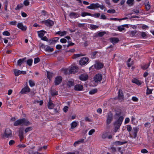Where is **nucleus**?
I'll return each instance as SVG.
<instances>
[{"mask_svg":"<svg viewBox=\"0 0 154 154\" xmlns=\"http://www.w3.org/2000/svg\"><path fill=\"white\" fill-rule=\"evenodd\" d=\"M119 94L118 95V99L121 101H122L123 100V94L122 91L120 89L119 90Z\"/></svg>","mask_w":154,"mask_h":154,"instance_id":"13","label":"nucleus"},{"mask_svg":"<svg viewBox=\"0 0 154 154\" xmlns=\"http://www.w3.org/2000/svg\"><path fill=\"white\" fill-rule=\"evenodd\" d=\"M67 86L70 88L74 85V82L70 81H68L67 82Z\"/></svg>","mask_w":154,"mask_h":154,"instance_id":"25","label":"nucleus"},{"mask_svg":"<svg viewBox=\"0 0 154 154\" xmlns=\"http://www.w3.org/2000/svg\"><path fill=\"white\" fill-rule=\"evenodd\" d=\"M143 82L137 79H135V84H136L138 85H140L142 84Z\"/></svg>","mask_w":154,"mask_h":154,"instance_id":"40","label":"nucleus"},{"mask_svg":"<svg viewBox=\"0 0 154 154\" xmlns=\"http://www.w3.org/2000/svg\"><path fill=\"white\" fill-rule=\"evenodd\" d=\"M106 32H100L98 33V35L99 37H102L103 35Z\"/></svg>","mask_w":154,"mask_h":154,"instance_id":"43","label":"nucleus"},{"mask_svg":"<svg viewBox=\"0 0 154 154\" xmlns=\"http://www.w3.org/2000/svg\"><path fill=\"white\" fill-rule=\"evenodd\" d=\"M69 16L70 17H77L79 16L78 15V14L77 13H74V12L70 13L69 14Z\"/></svg>","mask_w":154,"mask_h":154,"instance_id":"23","label":"nucleus"},{"mask_svg":"<svg viewBox=\"0 0 154 154\" xmlns=\"http://www.w3.org/2000/svg\"><path fill=\"white\" fill-rule=\"evenodd\" d=\"M118 29L120 31H122L123 30H124L125 29L122 26H118Z\"/></svg>","mask_w":154,"mask_h":154,"instance_id":"45","label":"nucleus"},{"mask_svg":"<svg viewBox=\"0 0 154 154\" xmlns=\"http://www.w3.org/2000/svg\"><path fill=\"white\" fill-rule=\"evenodd\" d=\"M131 59L130 58L128 59V60L127 62V64L128 67H130L131 65V64H130V63H129V62L131 61Z\"/></svg>","mask_w":154,"mask_h":154,"instance_id":"55","label":"nucleus"},{"mask_svg":"<svg viewBox=\"0 0 154 154\" xmlns=\"http://www.w3.org/2000/svg\"><path fill=\"white\" fill-rule=\"evenodd\" d=\"M121 114V112H116L115 115V116H116L117 117H119Z\"/></svg>","mask_w":154,"mask_h":154,"instance_id":"64","label":"nucleus"},{"mask_svg":"<svg viewBox=\"0 0 154 154\" xmlns=\"http://www.w3.org/2000/svg\"><path fill=\"white\" fill-rule=\"evenodd\" d=\"M116 11L114 9L109 10L107 11V12L108 13H114Z\"/></svg>","mask_w":154,"mask_h":154,"instance_id":"46","label":"nucleus"},{"mask_svg":"<svg viewBox=\"0 0 154 154\" xmlns=\"http://www.w3.org/2000/svg\"><path fill=\"white\" fill-rule=\"evenodd\" d=\"M32 59H29L27 61L26 63L29 66H30L32 65Z\"/></svg>","mask_w":154,"mask_h":154,"instance_id":"36","label":"nucleus"},{"mask_svg":"<svg viewBox=\"0 0 154 154\" xmlns=\"http://www.w3.org/2000/svg\"><path fill=\"white\" fill-rule=\"evenodd\" d=\"M100 5L98 3H92L90 6H87V8L89 9H94L99 8Z\"/></svg>","mask_w":154,"mask_h":154,"instance_id":"6","label":"nucleus"},{"mask_svg":"<svg viewBox=\"0 0 154 154\" xmlns=\"http://www.w3.org/2000/svg\"><path fill=\"white\" fill-rule=\"evenodd\" d=\"M149 65V63L145 64L142 66V68L143 69H146L148 68Z\"/></svg>","mask_w":154,"mask_h":154,"instance_id":"34","label":"nucleus"},{"mask_svg":"<svg viewBox=\"0 0 154 154\" xmlns=\"http://www.w3.org/2000/svg\"><path fill=\"white\" fill-rule=\"evenodd\" d=\"M89 59L88 57H83L79 61V63L81 65H84L87 63Z\"/></svg>","mask_w":154,"mask_h":154,"instance_id":"11","label":"nucleus"},{"mask_svg":"<svg viewBox=\"0 0 154 154\" xmlns=\"http://www.w3.org/2000/svg\"><path fill=\"white\" fill-rule=\"evenodd\" d=\"M100 16V13H95L94 14H91V16L99 18Z\"/></svg>","mask_w":154,"mask_h":154,"instance_id":"39","label":"nucleus"},{"mask_svg":"<svg viewBox=\"0 0 154 154\" xmlns=\"http://www.w3.org/2000/svg\"><path fill=\"white\" fill-rule=\"evenodd\" d=\"M5 9L6 11H7V6L8 5V2L7 1H6L5 2Z\"/></svg>","mask_w":154,"mask_h":154,"instance_id":"51","label":"nucleus"},{"mask_svg":"<svg viewBox=\"0 0 154 154\" xmlns=\"http://www.w3.org/2000/svg\"><path fill=\"white\" fill-rule=\"evenodd\" d=\"M90 27L92 29H95L97 28L98 27V26L94 25H91Z\"/></svg>","mask_w":154,"mask_h":154,"instance_id":"52","label":"nucleus"},{"mask_svg":"<svg viewBox=\"0 0 154 154\" xmlns=\"http://www.w3.org/2000/svg\"><path fill=\"white\" fill-rule=\"evenodd\" d=\"M88 76L86 74H81L79 76V79L82 81H85L87 79Z\"/></svg>","mask_w":154,"mask_h":154,"instance_id":"14","label":"nucleus"},{"mask_svg":"<svg viewBox=\"0 0 154 154\" xmlns=\"http://www.w3.org/2000/svg\"><path fill=\"white\" fill-rule=\"evenodd\" d=\"M77 125V124L76 122H73L71 124V128L70 129H73L75 128L76 127Z\"/></svg>","mask_w":154,"mask_h":154,"instance_id":"28","label":"nucleus"},{"mask_svg":"<svg viewBox=\"0 0 154 154\" xmlns=\"http://www.w3.org/2000/svg\"><path fill=\"white\" fill-rule=\"evenodd\" d=\"M26 57L20 59L17 61V65L20 66H21L22 64L26 62Z\"/></svg>","mask_w":154,"mask_h":154,"instance_id":"15","label":"nucleus"},{"mask_svg":"<svg viewBox=\"0 0 154 154\" xmlns=\"http://www.w3.org/2000/svg\"><path fill=\"white\" fill-rule=\"evenodd\" d=\"M12 136L11 131L9 128H7L5 131L4 134L2 136V137L4 138L11 137Z\"/></svg>","mask_w":154,"mask_h":154,"instance_id":"3","label":"nucleus"},{"mask_svg":"<svg viewBox=\"0 0 154 154\" xmlns=\"http://www.w3.org/2000/svg\"><path fill=\"white\" fill-rule=\"evenodd\" d=\"M30 91V89L28 86H27L23 88L20 93L22 94H25L27 92H29Z\"/></svg>","mask_w":154,"mask_h":154,"instance_id":"12","label":"nucleus"},{"mask_svg":"<svg viewBox=\"0 0 154 154\" xmlns=\"http://www.w3.org/2000/svg\"><path fill=\"white\" fill-rule=\"evenodd\" d=\"M107 134L106 133H104L102 134V138L103 139H105L107 137Z\"/></svg>","mask_w":154,"mask_h":154,"instance_id":"58","label":"nucleus"},{"mask_svg":"<svg viewBox=\"0 0 154 154\" xmlns=\"http://www.w3.org/2000/svg\"><path fill=\"white\" fill-rule=\"evenodd\" d=\"M81 15L82 17H85L87 15L91 16V14L88 12H84L82 13Z\"/></svg>","mask_w":154,"mask_h":154,"instance_id":"33","label":"nucleus"},{"mask_svg":"<svg viewBox=\"0 0 154 154\" xmlns=\"http://www.w3.org/2000/svg\"><path fill=\"white\" fill-rule=\"evenodd\" d=\"M153 90L152 89H149L148 88H147L146 90V94H150L152 93Z\"/></svg>","mask_w":154,"mask_h":154,"instance_id":"41","label":"nucleus"},{"mask_svg":"<svg viewBox=\"0 0 154 154\" xmlns=\"http://www.w3.org/2000/svg\"><path fill=\"white\" fill-rule=\"evenodd\" d=\"M47 78L49 79H50L53 76V73L50 72H49L47 71Z\"/></svg>","mask_w":154,"mask_h":154,"instance_id":"31","label":"nucleus"},{"mask_svg":"<svg viewBox=\"0 0 154 154\" xmlns=\"http://www.w3.org/2000/svg\"><path fill=\"white\" fill-rule=\"evenodd\" d=\"M141 152L142 153H145L148 152V151L146 149H143L141 150Z\"/></svg>","mask_w":154,"mask_h":154,"instance_id":"63","label":"nucleus"},{"mask_svg":"<svg viewBox=\"0 0 154 154\" xmlns=\"http://www.w3.org/2000/svg\"><path fill=\"white\" fill-rule=\"evenodd\" d=\"M42 23H44L47 26H51L54 24V21L49 19L42 21Z\"/></svg>","mask_w":154,"mask_h":154,"instance_id":"7","label":"nucleus"},{"mask_svg":"<svg viewBox=\"0 0 154 154\" xmlns=\"http://www.w3.org/2000/svg\"><path fill=\"white\" fill-rule=\"evenodd\" d=\"M144 125L145 127L149 128L150 126V124L149 123L147 122Z\"/></svg>","mask_w":154,"mask_h":154,"instance_id":"53","label":"nucleus"},{"mask_svg":"<svg viewBox=\"0 0 154 154\" xmlns=\"http://www.w3.org/2000/svg\"><path fill=\"white\" fill-rule=\"evenodd\" d=\"M78 71V67L75 66L72 67L69 69V73L74 74Z\"/></svg>","mask_w":154,"mask_h":154,"instance_id":"16","label":"nucleus"},{"mask_svg":"<svg viewBox=\"0 0 154 154\" xmlns=\"http://www.w3.org/2000/svg\"><path fill=\"white\" fill-rule=\"evenodd\" d=\"M29 85L31 87H33L35 85V84L33 81L32 80H29Z\"/></svg>","mask_w":154,"mask_h":154,"instance_id":"42","label":"nucleus"},{"mask_svg":"<svg viewBox=\"0 0 154 154\" xmlns=\"http://www.w3.org/2000/svg\"><path fill=\"white\" fill-rule=\"evenodd\" d=\"M84 140L83 139H81L77 141H76L74 143V146H76L77 145L81 143H83L84 142Z\"/></svg>","mask_w":154,"mask_h":154,"instance_id":"27","label":"nucleus"},{"mask_svg":"<svg viewBox=\"0 0 154 154\" xmlns=\"http://www.w3.org/2000/svg\"><path fill=\"white\" fill-rule=\"evenodd\" d=\"M62 78L61 76H58L55 78L54 81L55 85H57L60 84L62 81Z\"/></svg>","mask_w":154,"mask_h":154,"instance_id":"8","label":"nucleus"},{"mask_svg":"<svg viewBox=\"0 0 154 154\" xmlns=\"http://www.w3.org/2000/svg\"><path fill=\"white\" fill-rule=\"evenodd\" d=\"M14 143L15 141L14 140H11L9 142V144L10 146H11Z\"/></svg>","mask_w":154,"mask_h":154,"instance_id":"57","label":"nucleus"},{"mask_svg":"<svg viewBox=\"0 0 154 154\" xmlns=\"http://www.w3.org/2000/svg\"><path fill=\"white\" fill-rule=\"evenodd\" d=\"M39 61L40 59L38 57L35 58H34V63L36 64L39 62Z\"/></svg>","mask_w":154,"mask_h":154,"instance_id":"47","label":"nucleus"},{"mask_svg":"<svg viewBox=\"0 0 154 154\" xmlns=\"http://www.w3.org/2000/svg\"><path fill=\"white\" fill-rule=\"evenodd\" d=\"M83 88L82 85L80 84L76 85L74 86V90L75 91H80L82 90Z\"/></svg>","mask_w":154,"mask_h":154,"instance_id":"17","label":"nucleus"},{"mask_svg":"<svg viewBox=\"0 0 154 154\" xmlns=\"http://www.w3.org/2000/svg\"><path fill=\"white\" fill-rule=\"evenodd\" d=\"M127 128V130L129 132L131 130L132 128L130 125H128Z\"/></svg>","mask_w":154,"mask_h":154,"instance_id":"60","label":"nucleus"},{"mask_svg":"<svg viewBox=\"0 0 154 154\" xmlns=\"http://www.w3.org/2000/svg\"><path fill=\"white\" fill-rule=\"evenodd\" d=\"M59 38L58 37H55L54 38V39L52 40V42H54V43L56 42L59 40Z\"/></svg>","mask_w":154,"mask_h":154,"instance_id":"62","label":"nucleus"},{"mask_svg":"<svg viewBox=\"0 0 154 154\" xmlns=\"http://www.w3.org/2000/svg\"><path fill=\"white\" fill-rule=\"evenodd\" d=\"M29 0H25L23 2V4L26 6H27L29 5Z\"/></svg>","mask_w":154,"mask_h":154,"instance_id":"44","label":"nucleus"},{"mask_svg":"<svg viewBox=\"0 0 154 154\" xmlns=\"http://www.w3.org/2000/svg\"><path fill=\"white\" fill-rule=\"evenodd\" d=\"M17 26L19 28L21 29L22 30L25 31L26 29V26H23L22 23H18Z\"/></svg>","mask_w":154,"mask_h":154,"instance_id":"19","label":"nucleus"},{"mask_svg":"<svg viewBox=\"0 0 154 154\" xmlns=\"http://www.w3.org/2000/svg\"><path fill=\"white\" fill-rule=\"evenodd\" d=\"M3 35L6 36H9L10 35V33L8 31H5L3 32Z\"/></svg>","mask_w":154,"mask_h":154,"instance_id":"48","label":"nucleus"},{"mask_svg":"<svg viewBox=\"0 0 154 154\" xmlns=\"http://www.w3.org/2000/svg\"><path fill=\"white\" fill-rule=\"evenodd\" d=\"M134 0H128L126 2V3L129 6H131L134 4Z\"/></svg>","mask_w":154,"mask_h":154,"instance_id":"26","label":"nucleus"},{"mask_svg":"<svg viewBox=\"0 0 154 154\" xmlns=\"http://www.w3.org/2000/svg\"><path fill=\"white\" fill-rule=\"evenodd\" d=\"M83 55L80 54H74L72 57V58L73 59H76L77 58Z\"/></svg>","mask_w":154,"mask_h":154,"instance_id":"37","label":"nucleus"},{"mask_svg":"<svg viewBox=\"0 0 154 154\" xmlns=\"http://www.w3.org/2000/svg\"><path fill=\"white\" fill-rule=\"evenodd\" d=\"M109 40L113 45L118 42L119 41L118 38L115 37L110 38H109Z\"/></svg>","mask_w":154,"mask_h":154,"instance_id":"18","label":"nucleus"},{"mask_svg":"<svg viewBox=\"0 0 154 154\" xmlns=\"http://www.w3.org/2000/svg\"><path fill=\"white\" fill-rule=\"evenodd\" d=\"M23 6V5L22 4H20L17 5L16 8H15L16 10H18L21 8Z\"/></svg>","mask_w":154,"mask_h":154,"instance_id":"38","label":"nucleus"},{"mask_svg":"<svg viewBox=\"0 0 154 154\" xmlns=\"http://www.w3.org/2000/svg\"><path fill=\"white\" fill-rule=\"evenodd\" d=\"M46 32L43 30L38 31V36L40 38L42 37Z\"/></svg>","mask_w":154,"mask_h":154,"instance_id":"22","label":"nucleus"},{"mask_svg":"<svg viewBox=\"0 0 154 154\" xmlns=\"http://www.w3.org/2000/svg\"><path fill=\"white\" fill-rule=\"evenodd\" d=\"M127 33L131 37H132L135 35V32L134 31H129Z\"/></svg>","mask_w":154,"mask_h":154,"instance_id":"32","label":"nucleus"},{"mask_svg":"<svg viewBox=\"0 0 154 154\" xmlns=\"http://www.w3.org/2000/svg\"><path fill=\"white\" fill-rule=\"evenodd\" d=\"M97 89H94L91 90L89 92V94H95L97 92Z\"/></svg>","mask_w":154,"mask_h":154,"instance_id":"35","label":"nucleus"},{"mask_svg":"<svg viewBox=\"0 0 154 154\" xmlns=\"http://www.w3.org/2000/svg\"><path fill=\"white\" fill-rule=\"evenodd\" d=\"M102 79V76L101 74H96L94 77V81L96 83L100 82Z\"/></svg>","mask_w":154,"mask_h":154,"instance_id":"5","label":"nucleus"},{"mask_svg":"<svg viewBox=\"0 0 154 154\" xmlns=\"http://www.w3.org/2000/svg\"><path fill=\"white\" fill-rule=\"evenodd\" d=\"M94 67L97 69H100L103 67V64L101 62L99 61H96V63L94 65Z\"/></svg>","mask_w":154,"mask_h":154,"instance_id":"10","label":"nucleus"},{"mask_svg":"<svg viewBox=\"0 0 154 154\" xmlns=\"http://www.w3.org/2000/svg\"><path fill=\"white\" fill-rule=\"evenodd\" d=\"M19 135L21 140L23 139V131L19 130Z\"/></svg>","mask_w":154,"mask_h":154,"instance_id":"29","label":"nucleus"},{"mask_svg":"<svg viewBox=\"0 0 154 154\" xmlns=\"http://www.w3.org/2000/svg\"><path fill=\"white\" fill-rule=\"evenodd\" d=\"M41 39L46 41H48V39L46 36H44L41 38Z\"/></svg>","mask_w":154,"mask_h":154,"instance_id":"59","label":"nucleus"},{"mask_svg":"<svg viewBox=\"0 0 154 154\" xmlns=\"http://www.w3.org/2000/svg\"><path fill=\"white\" fill-rule=\"evenodd\" d=\"M54 107V105L52 102H51V99L50 98L49 102H48V108L49 109H51L53 108Z\"/></svg>","mask_w":154,"mask_h":154,"instance_id":"21","label":"nucleus"},{"mask_svg":"<svg viewBox=\"0 0 154 154\" xmlns=\"http://www.w3.org/2000/svg\"><path fill=\"white\" fill-rule=\"evenodd\" d=\"M54 49L53 48H51L50 46H48L45 48V51L48 52H51L53 51Z\"/></svg>","mask_w":154,"mask_h":154,"instance_id":"30","label":"nucleus"},{"mask_svg":"<svg viewBox=\"0 0 154 154\" xmlns=\"http://www.w3.org/2000/svg\"><path fill=\"white\" fill-rule=\"evenodd\" d=\"M68 106H65L63 109V111L65 112H67L68 110Z\"/></svg>","mask_w":154,"mask_h":154,"instance_id":"54","label":"nucleus"},{"mask_svg":"<svg viewBox=\"0 0 154 154\" xmlns=\"http://www.w3.org/2000/svg\"><path fill=\"white\" fill-rule=\"evenodd\" d=\"M127 143L126 142H121L116 141L113 143V144L116 146L121 145Z\"/></svg>","mask_w":154,"mask_h":154,"instance_id":"20","label":"nucleus"},{"mask_svg":"<svg viewBox=\"0 0 154 154\" xmlns=\"http://www.w3.org/2000/svg\"><path fill=\"white\" fill-rule=\"evenodd\" d=\"M146 35V33L145 32H141V36L143 38H144L145 37Z\"/></svg>","mask_w":154,"mask_h":154,"instance_id":"61","label":"nucleus"},{"mask_svg":"<svg viewBox=\"0 0 154 154\" xmlns=\"http://www.w3.org/2000/svg\"><path fill=\"white\" fill-rule=\"evenodd\" d=\"M60 42L62 43H66L67 42L65 38H62L60 40Z\"/></svg>","mask_w":154,"mask_h":154,"instance_id":"56","label":"nucleus"},{"mask_svg":"<svg viewBox=\"0 0 154 154\" xmlns=\"http://www.w3.org/2000/svg\"><path fill=\"white\" fill-rule=\"evenodd\" d=\"M14 72L16 76H18L20 74H26V73L25 71H21L17 69L14 70Z\"/></svg>","mask_w":154,"mask_h":154,"instance_id":"9","label":"nucleus"},{"mask_svg":"<svg viewBox=\"0 0 154 154\" xmlns=\"http://www.w3.org/2000/svg\"><path fill=\"white\" fill-rule=\"evenodd\" d=\"M95 132V130L94 129H92L90 130L88 132V134L90 135H91Z\"/></svg>","mask_w":154,"mask_h":154,"instance_id":"49","label":"nucleus"},{"mask_svg":"<svg viewBox=\"0 0 154 154\" xmlns=\"http://www.w3.org/2000/svg\"><path fill=\"white\" fill-rule=\"evenodd\" d=\"M31 124L27 119L25 118H23L17 120L16 121L14 124V125L15 126H17L18 125H26L27 126Z\"/></svg>","mask_w":154,"mask_h":154,"instance_id":"1","label":"nucleus"},{"mask_svg":"<svg viewBox=\"0 0 154 154\" xmlns=\"http://www.w3.org/2000/svg\"><path fill=\"white\" fill-rule=\"evenodd\" d=\"M66 34V31H63V32H61L60 31L56 32V34H58L60 36H63L65 35Z\"/></svg>","mask_w":154,"mask_h":154,"instance_id":"24","label":"nucleus"},{"mask_svg":"<svg viewBox=\"0 0 154 154\" xmlns=\"http://www.w3.org/2000/svg\"><path fill=\"white\" fill-rule=\"evenodd\" d=\"M113 120V114L112 113L109 112L107 113L106 120V125H109Z\"/></svg>","mask_w":154,"mask_h":154,"instance_id":"4","label":"nucleus"},{"mask_svg":"<svg viewBox=\"0 0 154 154\" xmlns=\"http://www.w3.org/2000/svg\"><path fill=\"white\" fill-rule=\"evenodd\" d=\"M124 118L122 116L119 117L117 120L115 121L114 123V125L115 126L114 131L117 132L119 128L123 121Z\"/></svg>","mask_w":154,"mask_h":154,"instance_id":"2","label":"nucleus"},{"mask_svg":"<svg viewBox=\"0 0 154 154\" xmlns=\"http://www.w3.org/2000/svg\"><path fill=\"white\" fill-rule=\"evenodd\" d=\"M32 130V128L31 127H27L25 130V132L26 133L27 132H28L31 131Z\"/></svg>","mask_w":154,"mask_h":154,"instance_id":"50","label":"nucleus"}]
</instances>
